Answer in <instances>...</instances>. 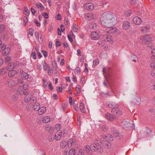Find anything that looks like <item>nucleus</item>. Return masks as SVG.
<instances>
[{
    "instance_id": "9b49d317",
    "label": "nucleus",
    "mask_w": 155,
    "mask_h": 155,
    "mask_svg": "<svg viewBox=\"0 0 155 155\" xmlns=\"http://www.w3.org/2000/svg\"><path fill=\"white\" fill-rule=\"evenodd\" d=\"M130 22L127 21H124L122 25V28L125 30H127L130 29Z\"/></svg>"
},
{
    "instance_id": "b1692460",
    "label": "nucleus",
    "mask_w": 155,
    "mask_h": 155,
    "mask_svg": "<svg viewBox=\"0 0 155 155\" xmlns=\"http://www.w3.org/2000/svg\"><path fill=\"white\" fill-rule=\"evenodd\" d=\"M5 84L10 87L14 85L13 81L11 79H8L6 81Z\"/></svg>"
},
{
    "instance_id": "49530a36",
    "label": "nucleus",
    "mask_w": 155,
    "mask_h": 155,
    "mask_svg": "<svg viewBox=\"0 0 155 155\" xmlns=\"http://www.w3.org/2000/svg\"><path fill=\"white\" fill-rule=\"evenodd\" d=\"M50 67L48 66V65L46 63L45 61L44 64L43 65V68L44 70L45 71H46L47 70V69H49V68Z\"/></svg>"
},
{
    "instance_id": "052dcab7",
    "label": "nucleus",
    "mask_w": 155,
    "mask_h": 155,
    "mask_svg": "<svg viewBox=\"0 0 155 155\" xmlns=\"http://www.w3.org/2000/svg\"><path fill=\"white\" fill-rule=\"evenodd\" d=\"M48 87L50 90H52L53 89V87L51 82H49L48 83Z\"/></svg>"
},
{
    "instance_id": "aec40b11",
    "label": "nucleus",
    "mask_w": 155,
    "mask_h": 155,
    "mask_svg": "<svg viewBox=\"0 0 155 155\" xmlns=\"http://www.w3.org/2000/svg\"><path fill=\"white\" fill-rule=\"evenodd\" d=\"M152 40V37L149 35H146L143 37V40L144 42H149L151 41Z\"/></svg>"
},
{
    "instance_id": "423d86ee",
    "label": "nucleus",
    "mask_w": 155,
    "mask_h": 155,
    "mask_svg": "<svg viewBox=\"0 0 155 155\" xmlns=\"http://www.w3.org/2000/svg\"><path fill=\"white\" fill-rule=\"evenodd\" d=\"M19 65L18 62H11L9 64L7 67L8 70H13L15 68H17Z\"/></svg>"
},
{
    "instance_id": "de8ad7c7",
    "label": "nucleus",
    "mask_w": 155,
    "mask_h": 155,
    "mask_svg": "<svg viewBox=\"0 0 155 155\" xmlns=\"http://www.w3.org/2000/svg\"><path fill=\"white\" fill-rule=\"evenodd\" d=\"M99 63V60L98 59H97L93 61V65L94 66H96Z\"/></svg>"
},
{
    "instance_id": "a19ab883",
    "label": "nucleus",
    "mask_w": 155,
    "mask_h": 155,
    "mask_svg": "<svg viewBox=\"0 0 155 155\" xmlns=\"http://www.w3.org/2000/svg\"><path fill=\"white\" fill-rule=\"evenodd\" d=\"M48 74L49 75H51L53 74V71H52V68L50 67L49 68V69H48Z\"/></svg>"
},
{
    "instance_id": "4c0bfd02",
    "label": "nucleus",
    "mask_w": 155,
    "mask_h": 155,
    "mask_svg": "<svg viewBox=\"0 0 155 155\" xmlns=\"http://www.w3.org/2000/svg\"><path fill=\"white\" fill-rule=\"evenodd\" d=\"M52 64L53 68H54L55 70H57V65L56 62L54 61H52Z\"/></svg>"
},
{
    "instance_id": "338daca9",
    "label": "nucleus",
    "mask_w": 155,
    "mask_h": 155,
    "mask_svg": "<svg viewBox=\"0 0 155 155\" xmlns=\"http://www.w3.org/2000/svg\"><path fill=\"white\" fill-rule=\"evenodd\" d=\"M150 65L152 68H155V63L152 62L151 63Z\"/></svg>"
},
{
    "instance_id": "2eb2a0df",
    "label": "nucleus",
    "mask_w": 155,
    "mask_h": 155,
    "mask_svg": "<svg viewBox=\"0 0 155 155\" xmlns=\"http://www.w3.org/2000/svg\"><path fill=\"white\" fill-rule=\"evenodd\" d=\"M38 114L40 115L43 114L46 111V107L44 106L40 107L38 110Z\"/></svg>"
},
{
    "instance_id": "cd10ccee",
    "label": "nucleus",
    "mask_w": 155,
    "mask_h": 155,
    "mask_svg": "<svg viewBox=\"0 0 155 155\" xmlns=\"http://www.w3.org/2000/svg\"><path fill=\"white\" fill-rule=\"evenodd\" d=\"M8 69L7 68H4L0 70V74L3 75L6 73L7 72Z\"/></svg>"
},
{
    "instance_id": "e433bc0d",
    "label": "nucleus",
    "mask_w": 155,
    "mask_h": 155,
    "mask_svg": "<svg viewBox=\"0 0 155 155\" xmlns=\"http://www.w3.org/2000/svg\"><path fill=\"white\" fill-rule=\"evenodd\" d=\"M17 75H20L22 74L23 72V70L21 69L20 68L17 71Z\"/></svg>"
},
{
    "instance_id": "864d4df0",
    "label": "nucleus",
    "mask_w": 155,
    "mask_h": 155,
    "mask_svg": "<svg viewBox=\"0 0 155 155\" xmlns=\"http://www.w3.org/2000/svg\"><path fill=\"white\" fill-rule=\"evenodd\" d=\"M41 52L42 53H43V55L45 58L46 57L48 56V54L47 52L46 51L42 50Z\"/></svg>"
},
{
    "instance_id": "dca6fc26",
    "label": "nucleus",
    "mask_w": 155,
    "mask_h": 155,
    "mask_svg": "<svg viewBox=\"0 0 155 155\" xmlns=\"http://www.w3.org/2000/svg\"><path fill=\"white\" fill-rule=\"evenodd\" d=\"M11 51V49L10 48H5L2 52V54L3 56H5L8 55Z\"/></svg>"
},
{
    "instance_id": "c9c22d12",
    "label": "nucleus",
    "mask_w": 155,
    "mask_h": 155,
    "mask_svg": "<svg viewBox=\"0 0 155 155\" xmlns=\"http://www.w3.org/2000/svg\"><path fill=\"white\" fill-rule=\"evenodd\" d=\"M29 33L28 34V35H30L31 36H33V33L34 32V30L32 28H30L29 29Z\"/></svg>"
},
{
    "instance_id": "ddd939ff",
    "label": "nucleus",
    "mask_w": 155,
    "mask_h": 155,
    "mask_svg": "<svg viewBox=\"0 0 155 155\" xmlns=\"http://www.w3.org/2000/svg\"><path fill=\"white\" fill-rule=\"evenodd\" d=\"M91 38L93 40H97L99 38L100 36L99 35L96 31L92 32L91 34Z\"/></svg>"
},
{
    "instance_id": "680f3d73",
    "label": "nucleus",
    "mask_w": 155,
    "mask_h": 155,
    "mask_svg": "<svg viewBox=\"0 0 155 155\" xmlns=\"http://www.w3.org/2000/svg\"><path fill=\"white\" fill-rule=\"evenodd\" d=\"M43 86L44 87H46L48 84V83L45 80H44V79H43Z\"/></svg>"
},
{
    "instance_id": "bf43d9fd",
    "label": "nucleus",
    "mask_w": 155,
    "mask_h": 155,
    "mask_svg": "<svg viewBox=\"0 0 155 155\" xmlns=\"http://www.w3.org/2000/svg\"><path fill=\"white\" fill-rule=\"evenodd\" d=\"M84 153L83 149H81L79 150L78 155H84Z\"/></svg>"
},
{
    "instance_id": "1a4fd4ad",
    "label": "nucleus",
    "mask_w": 155,
    "mask_h": 155,
    "mask_svg": "<svg viewBox=\"0 0 155 155\" xmlns=\"http://www.w3.org/2000/svg\"><path fill=\"white\" fill-rule=\"evenodd\" d=\"M109 26L107 27L105 30L108 33H113L116 32L117 31V28L115 27H111Z\"/></svg>"
},
{
    "instance_id": "5701e85b",
    "label": "nucleus",
    "mask_w": 155,
    "mask_h": 155,
    "mask_svg": "<svg viewBox=\"0 0 155 155\" xmlns=\"http://www.w3.org/2000/svg\"><path fill=\"white\" fill-rule=\"evenodd\" d=\"M79 108L81 111L83 113L86 112L84 104L83 103H81L79 105Z\"/></svg>"
},
{
    "instance_id": "72a5a7b5",
    "label": "nucleus",
    "mask_w": 155,
    "mask_h": 155,
    "mask_svg": "<svg viewBox=\"0 0 155 155\" xmlns=\"http://www.w3.org/2000/svg\"><path fill=\"white\" fill-rule=\"evenodd\" d=\"M81 69L80 67H78L76 68L74 70V73L75 74H79L80 72Z\"/></svg>"
},
{
    "instance_id": "c03bdc74",
    "label": "nucleus",
    "mask_w": 155,
    "mask_h": 155,
    "mask_svg": "<svg viewBox=\"0 0 155 155\" xmlns=\"http://www.w3.org/2000/svg\"><path fill=\"white\" fill-rule=\"evenodd\" d=\"M25 12H26L25 13V14L26 16H29L30 14V11L28 10V8L27 7H25Z\"/></svg>"
},
{
    "instance_id": "0eeeda50",
    "label": "nucleus",
    "mask_w": 155,
    "mask_h": 155,
    "mask_svg": "<svg viewBox=\"0 0 155 155\" xmlns=\"http://www.w3.org/2000/svg\"><path fill=\"white\" fill-rule=\"evenodd\" d=\"M105 117L107 120L110 121H113L116 118V117L114 115L108 113L105 114Z\"/></svg>"
},
{
    "instance_id": "37998d69",
    "label": "nucleus",
    "mask_w": 155,
    "mask_h": 155,
    "mask_svg": "<svg viewBox=\"0 0 155 155\" xmlns=\"http://www.w3.org/2000/svg\"><path fill=\"white\" fill-rule=\"evenodd\" d=\"M100 6L103 7L104 5L106 4V1L105 0H102L100 2Z\"/></svg>"
},
{
    "instance_id": "ea45409f",
    "label": "nucleus",
    "mask_w": 155,
    "mask_h": 155,
    "mask_svg": "<svg viewBox=\"0 0 155 155\" xmlns=\"http://www.w3.org/2000/svg\"><path fill=\"white\" fill-rule=\"evenodd\" d=\"M61 125L60 124H56L55 126V129L58 130V131H59V130L61 128Z\"/></svg>"
},
{
    "instance_id": "2f4dec72",
    "label": "nucleus",
    "mask_w": 155,
    "mask_h": 155,
    "mask_svg": "<svg viewBox=\"0 0 155 155\" xmlns=\"http://www.w3.org/2000/svg\"><path fill=\"white\" fill-rule=\"evenodd\" d=\"M36 6L38 8H40L41 10H43L44 9V6L41 3H40L39 4L37 3L36 4Z\"/></svg>"
},
{
    "instance_id": "a211bd4d",
    "label": "nucleus",
    "mask_w": 155,
    "mask_h": 155,
    "mask_svg": "<svg viewBox=\"0 0 155 155\" xmlns=\"http://www.w3.org/2000/svg\"><path fill=\"white\" fill-rule=\"evenodd\" d=\"M111 133L114 135L116 137H117L118 136V133L119 132L117 130L116 128L112 127L111 128Z\"/></svg>"
},
{
    "instance_id": "a18cd8bd",
    "label": "nucleus",
    "mask_w": 155,
    "mask_h": 155,
    "mask_svg": "<svg viewBox=\"0 0 155 155\" xmlns=\"http://www.w3.org/2000/svg\"><path fill=\"white\" fill-rule=\"evenodd\" d=\"M5 45L4 44H1L0 45V51H3L5 48Z\"/></svg>"
},
{
    "instance_id": "f3484780",
    "label": "nucleus",
    "mask_w": 155,
    "mask_h": 155,
    "mask_svg": "<svg viewBox=\"0 0 155 155\" xmlns=\"http://www.w3.org/2000/svg\"><path fill=\"white\" fill-rule=\"evenodd\" d=\"M107 106L111 108H114L115 107H119V105L113 102H108L107 103Z\"/></svg>"
},
{
    "instance_id": "39448f33",
    "label": "nucleus",
    "mask_w": 155,
    "mask_h": 155,
    "mask_svg": "<svg viewBox=\"0 0 155 155\" xmlns=\"http://www.w3.org/2000/svg\"><path fill=\"white\" fill-rule=\"evenodd\" d=\"M118 107H115L111 109V112L114 115L120 116L122 114V112L118 108Z\"/></svg>"
},
{
    "instance_id": "58836bf2",
    "label": "nucleus",
    "mask_w": 155,
    "mask_h": 155,
    "mask_svg": "<svg viewBox=\"0 0 155 155\" xmlns=\"http://www.w3.org/2000/svg\"><path fill=\"white\" fill-rule=\"evenodd\" d=\"M5 29V27L4 25L2 24L0 25V33L4 31Z\"/></svg>"
},
{
    "instance_id": "f704fd0d",
    "label": "nucleus",
    "mask_w": 155,
    "mask_h": 155,
    "mask_svg": "<svg viewBox=\"0 0 155 155\" xmlns=\"http://www.w3.org/2000/svg\"><path fill=\"white\" fill-rule=\"evenodd\" d=\"M31 58L34 60H35L36 58V54L35 52L34 51L32 53L31 56Z\"/></svg>"
},
{
    "instance_id": "4468645a",
    "label": "nucleus",
    "mask_w": 155,
    "mask_h": 155,
    "mask_svg": "<svg viewBox=\"0 0 155 155\" xmlns=\"http://www.w3.org/2000/svg\"><path fill=\"white\" fill-rule=\"evenodd\" d=\"M62 132L61 131H58L55 134L54 139L56 140H59L61 138Z\"/></svg>"
},
{
    "instance_id": "bb28decb",
    "label": "nucleus",
    "mask_w": 155,
    "mask_h": 155,
    "mask_svg": "<svg viewBox=\"0 0 155 155\" xmlns=\"http://www.w3.org/2000/svg\"><path fill=\"white\" fill-rule=\"evenodd\" d=\"M42 120L44 123H48L50 120V118L49 116H46L43 117Z\"/></svg>"
},
{
    "instance_id": "393cba45",
    "label": "nucleus",
    "mask_w": 155,
    "mask_h": 155,
    "mask_svg": "<svg viewBox=\"0 0 155 155\" xmlns=\"http://www.w3.org/2000/svg\"><path fill=\"white\" fill-rule=\"evenodd\" d=\"M85 16L86 19L88 20H90L93 18V15L91 13H88L85 14Z\"/></svg>"
},
{
    "instance_id": "a878e982",
    "label": "nucleus",
    "mask_w": 155,
    "mask_h": 155,
    "mask_svg": "<svg viewBox=\"0 0 155 155\" xmlns=\"http://www.w3.org/2000/svg\"><path fill=\"white\" fill-rule=\"evenodd\" d=\"M89 26L91 29H95L97 27L96 25L94 22H91L90 23Z\"/></svg>"
},
{
    "instance_id": "774afa93",
    "label": "nucleus",
    "mask_w": 155,
    "mask_h": 155,
    "mask_svg": "<svg viewBox=\"0 0 155 155\" xmlns=\"http://www.w3.org/2000/svg\"><path fill=\"white\" fill-rule=\"evenodd\" d=\"M151 53L152 55L155 57V48H153L151 51Z\"/></svg>"
},
{
    "instance_id": "f8f14e48",
    "label": "nucleus",
    "mask_w": 155,
    "mask_h": 155,
    "mask_svg": "<svg viewBox=\"0 0 155 155\" xmlns=\"http://www.w3.org/2000/svg\"><path fill=\"white\" fill-rule=\"evenodd\" d=\"M104 37L105 38L104 39V41H107L111 44L114 43L112 37L110 35L108 34L107 35L105 36Z\"/></svg>"
},
{
    "instance_id": "9d476101",
    "label": "nucleus",
    "mask_w": 155,
    "mask_h": 155,
    "mask_svg": "<svg viewBox=\"0 0 155 155\" xmlns=\"http://www.w3.org/2000/svg\"><path fill=\"white\" fill-rule=\"evenodd\" d=\"M133 22L136 25H140L142 22L141 19L139 17L136 16L133 18Z\"/></svg>"
},
{
    "instance_id": "20e7f679",
    "label": "nucleus",
    "mask_w": 155,
    "mask_h": 155,
    "mask_svg": "<svg viewBox=\"0 0 155 155\" xmlns=\"http://www.w3.org/2000/svg\"><path fill=\"white\" fill-rule=\"evenodd\" d=\"M67 144L69 147H73L77 148H78V145L77 141L72 138L70 139L67 142Z\"/></svg>"
},
{
    "instance_id": "09e8293b",
    "label": "nucleus",
    "mask_w": 155,
    "mask_h": 155,
    "mask_svg": "<svg viewBox=\"0 0 155 155\" xmlns=\"http://www.w3.org/2000/svg\"><path fill=\"white\" fill-rule=\"evenodd\" d=\"M76 24H75V25H74V24L73 25L72 28H73V31L74 32H77L78 30V28H76Z\"/></svg>"
},
{
    "instance_id": "13d9d810",
    "label": "nucleus",
    "mask_w": 155,
    "mask_h": 155,
    "mask_svg": "<svg viewBox=\"0 0 155 155\" xmlns=\"http://www.w3.org/2000/svg\"><path fill=\"white\" fill-rule=\"evenodd\" d=\"M150 74L153 77H155V70H153L151 71Z\"/></svg>"
},
{
    "instance_id": "7c9ffc66",
    "label": "nucleus",
    "mask_w": 155,
    "mask_h": 155,
    "mask_svg": "<svg viewBox=\"0 0 155 155\" xmlns=\"http://www.w3.org/2000/svg\"><path fill=\"white\" fill-rule=\"evenodd\" d=\"M132 13V11L129 10L126 11L124 13V15L125 16L128 17L130 16L131 15Z\"/></svg>"
},
{
    "instance_id": "f03ea898",
    "label": "nucleus",
    "mask_w": 155,
    "mask_h": 155,
    "mask_svg": "<svg viewBox=\"0 0 155 155\" xmlns=\"http://www.w3.org/2000/svg\"><path fill=\"white\" fill-rule=\"evenodd\" d=\"M101 142L99 139H96L94 143L91 144L90 148L92 150L96 151L97 150L99 153H101L103 151V148L101 146Z\"/></svg>"
},
{
    "instance_id": "412c9836",
    "label": "nucleus",
    "mask_w": 155,
    "mask_h": 155,
    "mask_svg": "<svg viewBox=\"0 0 155 155\" xmlns=\"http://www.w3.org/2000/svg\"><path fill=\"white\" fill-rule=\"evenodd\" d=\"M9 72L8 73V75L10 77H12L17 74V72L15 70H8Z\"/></svg>"
},
{
    "instance_id": "6e6d98bb",
    "label": "nucleus",
    "mask_w": 155,
    "mask_h": 155,
    "mask_svg": "<svg viewBox=\"0 0 155 155\" xmlns=\"http://www.w3.org/2000/svg\"><path fill=\"white\" fill-rule=\"evenodd\" d=\"M66 143L65 141L62 142L61 144V146L62 148H64L66 147Z\"/></svg>"
},
{
    "instance_id": "4be33fe9",
    "label": "nucleus",
    "mask_w": 155,
    "mask_h": 155,
    "mask_svg": "<svg viewBox=\"0 0 155 155\" xmlns=\"http://www.w3.org/2000/svg\"><path fill=\"white\" fill-rule=\"evenodd\" d=\"M140 31L143 33H146L148 32V30L150 29V27L148 25L145 27H142L141 28Z\"/></svg>"
},
{
    "instance_id": "79ce46f5",
    "label": "nucleus",
    "mask_w": 155,
    "mask_h": 155,
    "mask_svg": "<svg viewBox=\"0 0 155 155\" xmlns=\"http://www.w3.org/2000/svg\"><path fill=\"white\" fill-rule=\"evenodd\" d=\"M131 59L133 61L135 62L137 61H138V59L136 56L135 55H133L131 57Z\"/></svg>"
},
{
    "instance_id": "6e6552de",
    "label": "nucleus",
    "mask_w": 155,
    "mask_h": 155,
    "mask_svg": "<svg viewBox=\"0 0 155 155\" xmlns=\"http://www.w3.org/2000/svg\"><path fill=\"white\" fill-rule=\"evenodd\" d=\"M83 6L85 9L88 10H91L94 8V5L91 3H85L84 4Z\"/></svg>"
},
{
    "instance_id": "c756f323",
    "label": "nucleus",
    "mask_w": 155,
    "mask_h": 155,
    "mask_svg": "<svg viewBox=\"0 0 155 155\" xmlns=\"http://www.w3.org/2000/svg\"><path fill=\"white\" fill-rule=\"evenodd\" d=\"M40 107V104L38 103H36L34 105L33 108L35 110L37 111Z\"/></svg>"
},
{
    "instance_id": "3c124183",
    "label": "nucleus",
    "mask_w": 155,
    "mask_h": 155,
    "mask_svg": "<svg viewBox=\"0 0 155 155\" xmlns=\"http://www.w3.org/2000/svg\"><path fill=\"white\" fill-rule=\"evenodd\" d=\"M28 87V85L27 84H25L22 86V89L23 90H26Z\"/></svg>"
},
{
    "instance_id": "603ef678",
    "label": "nucleus",
    "mask_w": 155,
    "mask_h": 155,
    "mask_svg": "<svg viewBox=\"0 0 155 155\" xmlns=\"http://www.w3.org/2000/svg\"><path fill=\"white\" fill-rule=\"evenodd\" d=\"M62 17L60 14H57L56 17V18L57 20H60L61 19Z\"/></svg>"
},
{
    "instance_id": "69168bd1",
    "label": "nucleus",
    "mask_w": 155,
    "mask_h": 155,
    "mask_svg": "<svg viewBox=\"0 0 155 155\" xmlns=\"http://www.w3.org/2000/svg\"><path fill=\"white\" fill-rule=\"evenodd\" d=\"M69 153L68 150L66 149H65L64 152V155H68Z\"/></svg>"
},
{
    "instance_id": "5fc2aeb1",
    "label": "nucleus",
    "mask_w": 155,
    "mask_h": 155,
    "mask_svg": "<svg viewBox=\"0 0 155 155\" xmlns=\"http://www.w3.org/2000/svg\"><path fill=\"white\" fill-rule=\"evenodd\" d=\"M84 150H85L87 153H88L89 151V146L88 145H86L84 147Z\"/></svg>"
},
{
    "instance_id": "473e14b6",
    "label": "nucleus",
    "mask_w": 155,
    "mask_h": 155,
    "mask_svg": "<svg viewBox=\"0 0 155 155\" xmlns=\"http://www.w3.org/2000/svg\"><path fill=\"white\" fill-rule=\"evenodd\" d=\"M69 155H75V150L73 148H71L69 151Z\"/></svg>"
},
{
    "instance_id": "0e129e2a",
    "label": "nucleus",
    "mask_w": 155,
    "mask_h": 155,
    "mask_svg": "<svg viewBox=\"0 0 155 155\" xmlns=\"http://www.w3.org/2000/svg\"><path fill=\"white\" fill-rule=\"evenodd\" d=\"M101 129L104 131V132L106 131L107 130L106 126L105 125L102 126L101 127Z\"/></svg>"
},
{
    "instance_id": "7ed1b4c3",
    "label": "nucleus",
    "mask_w": 155,
    "mask_h": 155,
    "mask_svg": "<svg viewBox=\"0 0 155 155\" xmlns=\"http://www.w3.org/2000/svg\"><path fill=\"white\" fill-rule=\"evenodd\" d=\"M104 140L102 143H101L102 147L108 148L111 146V144L109 141H111L113 140V136L110 134H107L104 137Z\"/></svg>"
},
{
    "instance_id": "6ab92c4d",
    "label": "nucleus",
    "mask_w": 155,
    "mask_h": 155,
    "mask_svg": "<svg viewBox=\"0 0 155 155\" xmlns=\"http://www.w3.org/2000/svg\"><path fill=\"white\" fill-rule=\"evenodd\" d=\"M132 123L130 122V120L129 121H125L124 123V127L126 128H130L132 127Z\"/></svg>"
},
{
    "instance_id": "e2e57ef3",
    "label": "nucleus",
    "mask_w": 155,
    "mask_h": 155,
    "mask_svg": "<svg viewBox=\"0 0 155 155\" xmlns=\"http://www.w3.org/2000/svg\"><path fill=\"white\" fill-rule=\"evenodd\" d=\"M23 91L21 89V88H18L17 91V93L18 94H21V92Z\"/></svg>"
},
{
    "instance_id": "f257e3e1",
    "label": "nucleus",
    "mask_w": 155,
    "mask_h": 155,
    "mask_svg": "<svg viewBox=\"0 0 155 155\" xmlns=\"http://www.w3.org/2000/svg\"><path fill=\"white\" fill-rule=\"evenodd\" d=\"M100 21L101 25L105 27L112 26L116 23L115 15L110 12L104 13L101 16Z\"/></svg>"
},
{
    "instance_id": "4d7b16f0",
    "label": "nucleus",
    "mask_w": 155,
    "mask_h": 155,
    "mask_svg": "<svg viewBox=\"0 0 155 155\" xmlns=\"http://www.w3.org/2000/svg\"><path fill=\"white\" fill-rule=\"evenodd\" d=\"M151 130L149 129V128L148 127H146V132L147 134H149L151 132Z\"/></svg>"
},
{
    "instance_id": "c85d7f7f",
    "label": "nucleus",
    "mask_w": 155,
    "mask_h": 155,
    "mask_svg": "<svg viewBox=\"0 0 155 155\" xmlns=\"http://www.w3.org/2000/svg\"><path fill=\"white\" fill-rule=\"evenodd\" d=\"M29 77V74L25 72L23 73L21 76V78L23 79H26L28 78Z\"/></svg>"
},
{
    "instance_id": "8fccbe9b",
    "label": "nucleus",
    "mask_w": 155,
    "mask_h": 155,
    "mask_svg": "<svg viewBox=\"0 0 155 155\" xmlns=\"http://www.w3.org/2000/svg\"><path fill=\"white\" fill-rule=\"evenodd\" d=\"M31 100V97L26 96L25 98V103H28Z\"/></svg>"
}]
</instances>
